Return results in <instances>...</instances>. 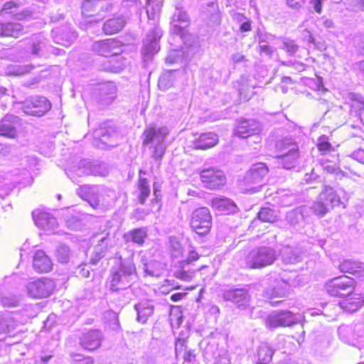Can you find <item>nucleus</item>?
I'll use <instances>...</instances> for the list:
<instances>
[{
	"label": "nucleus",
	"instance_id": "nucleus-1",
	"mask_svg": "<svg viewBox=\"0 0 364 364\" xmlns=\"http://www.w3.org/2000/svg\"><path fill=\"white\" fill-rule=\"evenodd\" d=\"M146 14L149 20L152 21L151 23L152 28L151 31L146 35L144 41V46L141 53L145 58H149L156 53L160 48L159 41L162 36V32L161 29L158 28L156 23L161 5L159 2H155L152 0H146Z\"/></svg>",
	"mask_w": 364,
	"mask_h": 364
},
{
	"label": "nucleus",
	"instance_id": "nucleus-2",
	"mask_svg": "<svg viewBox=\"0 0 364 364\" xmlns=\"http://www.w3.org/2000/svg\"><path fill=\"white\" fill-rule=\"evenodd\" d=\"M136 279V267L132 260H122L119 258V264L111 269L109 288L112 291H119L129 287Z\"/></svg>",
	"mask_w": 364,
	"mask_h": 364
},
{
	"label": "nucleus",
	"instance_id": "nucleus-3",
	"mask_svg": "<svg viewBox=\"0 0 364 364\" xmlns=\"http://www.w3.org/2000/svg\"><path fill=\"white\" fill-rule=\"evenodd\" d=\"M268 173L267 166L263 163L255 164L240 182V188L244 193H255L262 188L264 178Z\"/></svg>",
	"mask_w": 364,
	"mask_h": 364
},
{
	"label": "nucleus",
	"instance_id": "nucleus-4",
	"mask_svg": "<svg viewBox=\"0 0 364 364\" xmlns=\"http://www.w3.org/2000/svg\"><path fill=\"white\" fill-rule=\"evenodd\" d=\"M169 134V130L166 127L156 128L155 127H149L144 132L143 145L151 144L153 149L152 156L156 159L162 158L166 151L164 139Z\"/></svg>",
	"mask_w": 364,
	"mask_h": 364
},
{
	"label": "nucleus",
	"instance_id": "nucleus-5",
	"mask_svg": "<svg viewBox=\"0 0 364 364\" xmlns=\"http://www.w3.org/2000/svg\"><path fill=\"white\" fill-rule=\"evenodd\" d=\"M341 203L340 197L331 186H325L313 204L311 209L319 216H323L335 206Z\"/></svg>",
	"mask_w": 364,
	"mask_h": 364
},
{
	"label": "nucleus",
	"instance_id": "nucleus-6",
	"mask_svg": "<svg viewBox=\"0 0 364 364\" xmlns=\"http://www.w3.org/2000/svg\"><path fill=\"white\" fill-rule=\"evenodd\" d=\"M276 259V252L271 247H262L250 252L246 264L250 268H261L272 264Z\"/></svg>",
	"mask_w": 364,
	"mask_h": 364
},
{
	"label": "nucleus",
	"instance_id": "nucleus-7",
	"mask_svg": "<svg viewBox=\"0 0 364 364\" xmlns=\"http://www.w3.org/2000/svg\"><path fill=\"white\" fill-rule=\"evenodd\" d=\"M302 316L299 314H293L289 311H277L271 313L266 318V327L276 328L278 327L290 326L300 323Z\"/></svg>",
	"mask_w": 364,
	"mask_h": 364
},
{
	"label": "nucleus",
	"instance_id": "nucleus-8",
	"mask_svg": "<svg viewBox=\"0 0 364 364\" xmlns=\"http://www.w3.org/2000/svg\"><path fill=\"white\" fill-rule=\"evenodd\" d=\"M355 281L347 276H341L328 280L325 285L328 294L333 296H344L354 290Z\"/></svg>",
	"mask_w": 364,
	"mask_h": 364
},
{
	"label": "nucleus",
	"instance_id": "nucleus-9",
	"mask_svg": "<svg viewBox=\"0 0 364 364\" xmlns=\"http://www.w3.org/2000/svg\"><path fill=\"white\" fill-rule=\"evenodd\" d=\"M190 224L197 234L203 235L208 233L212 225V217L209 209L202 207L194 210Z\"/></svg>",
	"mask_w": 364,
	"mask_h": 364
},
{
	"label": "nucleus",
	"instance_id": "nucleus-10",
	"mask_svg": "<svg viewBox=\"0 0 364 364\" xmlns=\"http://www.w3.org/2000/svg\"><path fill=\"white\" fill-rule=\"evenodd\" d=\"M54 282L48 278L43 277L28 284L26 288L28 294L36 299L47 298L55 289Z\"/></svg>",
	"mask_w": 364,
	"mask_h": 364
},
{
	"label": "nucleus",
	"instance_id": "nucleus-11",
	"mask_svg": "<svg viewBox=\"0 0 364 364\" xmlns=\"http://www.w3.org/2000/svg\"><path fill=\"white\" fill-rule=\"evenodd\" d=\"M21 108L26 114L41 117L51 108V104L45 97L35 96L26 100Z\"/></svg>",
	"mask_w": 364,
	"mask_h": 364
},
{
	"label": "nucleus",
	"instance_id": "nucleus-12",
	"mask_svg": "<svg viewBox=\"0 0 364 364\" xmlns=\"http://www.w3.org/2000/svg\"><path fill=\"white\" fill-rule=\"evenodd\" d=\"M35 224L43 230L53 232L58 227L56 218L46 208H38L32 212Z\"/></svg>",
	"mask_w": 364,
	"mask_h": 364
},
{
	"label": "nucleus",
	"instance_id": "nucleus-13",
	"mask_svg": "<svg viewBox=\"0 0 364 364\" xmlns=\"http://www.w3.org/2000/svg\"><path fill=\"white\" fill-rule=\"evenodd\" d=\"M74 171L80 176L85 175L105 176L108 174V168L105 164L86 159L80 161L77 168Z\"/></svg>",
	"mask_w": 364,
	"mask_h": 364
},
{
	"label": "nucleus",
	"instance_id": "nucleus-14",
	"mask_svg": "<svg viewBox=\"0 0 364 364\" xmlns=\"http://www.w3.org/2000/svg\"><path fill=\"white\" fill-rule=\"evenodd\" d=\"M200 179L204 186L210 189H215L225 183L223 171L214 168H205L200 172Z\"/></svg>",
	"mask_w": 364,
	"mask_h": 364
},
{
	"label": "nucleus",
	"instance_id": "nucleus-15",
	"mask_svg": "<svg viewBox=\"0 0 364 364\" xmlns=\"http://www.w3.org/2000/svg\"><path fill=\"white\" fill-rule=\"evenodd\" d=\"M92 50L102 56L117 55L122 51V43L114 38L95 42Z\"/></svg>",
	"mask_w": 364,
	"mask_h": 364
},
{
	"label": "nucleus",
	"instance_id": "nucleus-16",
	"mask_svg": "<svg viewBox=\"0 0 364 364\" xmlns=\"http://www.w3.org/2000/svg\"><path fill=\"white\" fill-rule=\"evenodd\" d=\"M105 191V188L100 186L85 185L79 188L77 193L82 199L87 200L91 206L95 208L98 205Z\"/></svg>",
	"mask_w": 364,
	"mask_h": 364
},
{
	"label": "nucleus",
	"instance_id": "nucleus-17",
	"mask_svg": "<svg viewBox=\"0 0 364 364\" xmlns=\"http://www.w3.org/2000/svg\"><path fill=\"white\" fill-rule=\"evenodd\" d=\"M110 8L111 5L106 0H86L82 4V15L87 16L85 21L92 23L100 21L102 18H97L90 12L98 10L108 11Z\"/></svg>",
	"mask_w": 364,
	"mask_h": 364
},
{
	"label": "nucleus",
	"instance_id": "nucleus-18",
	"mask_svg": "<svg viewBox=\"0 0 364 364\" xmlns=\"http://www.w3.org/2000/svg\"><path fill=\"white\" fill-rule=\"evenodd\" d=\"M261 131L260 124L255 119H240L235 129L234 134L240 138H247L258 134Z\"/></svg>",
	"mask_w": 364,
	"mask_h": 364
},
{
	"label": "nucleus",
	"instance_id": "nucleus-19",
	"mask_svg": "<svg viewBox=\"0 0 364 364\" xmlns=\"http://www.w3.org/2000/svg\"><path fill=\"white\" fill-rule=\"evenodd\" d=\"M223 298L226 301L234 303L239 308H246L250 299L249 294L243 289L227 290L223 294Z\"/></svg>",
	"mask_w": 364,
	"mask_h": 364
},
{
	"label": "nucleus",
	"instance_id": "nucleus-20",
	"mask_svg": "<svg viewBox=\"0 0 364 364\" xmlns=\"http://www.w3.org/2000/svg\"><path fill=\"white\" fill-rule=\"evenodd\" d=\"M171 32L179 36L183 34V31L189 24V18L185 11L178 7L176 8L171 20Z\"/></svg>",
	"mask_w": 364,
	"mask_h": 364
},
{
	"label": "nucleus",
	"instance_id": "nucleus-21",
	"mask_svg": "<svg viewBox=\"0 0 364 364\" xmlns=\"http://www.w3.org/2000/svg\"><path fill=\"white\" fill-rule=\"evenodd\" d=\"M102 339V333L97 330H92L82 334L80 345L87 350H94L100 346Z\"/></svg>",
	"mask_w": 364,
	"mask_h": 364
},
{
	"label": "nucleus",
	"instance_id": "nucleus-22",
	"mask_svg": "<svg viewBox=\"0 0 364 364\" xmlns=\"http://www.w3.org/2000/svg\"><path fill=\"white\" fill-rule=\"evenodd\" d=\"M210 204L218 214H230L237 210V205L232 200L222 196L213 198Z\"/></svg>",
	"mask_w": 364,
	"mask_h": 364
},
{
	"label": "nucleus",
	"instance_id": "nucleus-23",
	"mask_svg": "<svg viewBox=\"0 0 364 364\" xmlns=\"http://www.w3.org/2000/svg\"><path fill=\"white\" fill-rule=\"evenodd\" d=\"M364 303V296L360 294L350 293L340 303V307L346 311L354 312L359 309Z\"/></svg>",
	"mask_w": 364,
	"mask_h": 364
},
{
	"label": "nucleus",
	"instance_id": "nucleus-24",
	"mask_svg": "<svg viewBox=\"0 0 364 364\" xmlns=\"http://www.w3.org/2000/svg\"><path fill=\"white\" fill-rule=\"evenodd\" d=\"M33 266L38 272H48L52 269L53 262L43 250H38L33 256Z\"/></svg>",
	"mask_w": 364,
	"mask_h": 364
},
{
	"label": "nucleus",
	"instance_id": "nucleus-25",
	"mask_svg": "<svg viewBox=\"0 0 364 364\" xmlns=\"http://www.w3.org/2000/svg\"><path fill=\"white\" fill-rule=\"evenodd\" d=\"M23 33V26L19 23L0 21V36L18 38Z\"/></svg>",
	"mask_w": 364,
	"mask_h": 364
},
{
	"label": "nucleus",
	"instance_id": "nucleus-26",
	"mask_svg": "<svg viewBox=\"0 0 364 364\" xmlns=\"http://www.w3.org/2000/svg\"><path fill=\"white\" fill-rule=\"evenodd\" d=\"M218 142V136L215 133H203L193 141V147L197 149H207L214 146Z\"/></svg>",
	"mask_w": 364,
	"mask_h": 364
},
{
	"label": "nucleus",
	"instance_id": "nucleus-27",
	"mask_svg": "<svg viewBox=\"0 0 364 364\" xmlns=\"http://www.w3.org/2000/svg\"><path fill=\"white\" fill-rule=\"evenodd\" d=\"M343 272L352 274L358 277H364V263L356 261L345 260L339 266Z\"/></svg>",
	"mask_w": 364,
	"mask_h": 364
},
{
	"label": "nucleus",
	"instance_id": "nucleus-28",
	"mask_svg": "<svg viewBox=\"0 0 364 364\" xmlns=\"http://www.w3.org/2000/svg\"><path fill=\"white\" fill-rule=\"evenodd\" d=\"M277 150L279 153L278 159L291 154L299 152L298 145L290 139H284L277 143Z\"/></svg>",
	"mask_w": 364,
	"mask_h": 364
},
{
	"label": "nucleus",
	"instance_id": "nucleus-29",
	"mask_svg": "<svg viewBox=\"0 0 364 364\" xmlns=\"http://www.w3.org/2000/svg\"><path fill=\"white\" fill-rule=\"evenodd\" d=\"M16 117L14 116H6L0 122V135L9 138H14L16 135V130L14 126Z\"/></svg>",
	"mask_w": 364,
	"mask_h": 364
},
{
	"label": "nucleus",
	"instance_id": "nucleus-30",
	"mask_svg": "<svg viewBox=\"0 0 364 364\" xmlns=\"http://www.w3.org/2000/svg\"><path fill=\"white\" fill-rule=\"evenodd\" d=\"M134 308L137 312V320L141 323H145L154 312V306L149 301L139 302Z\"/></svg>",
	"mask_w": 364,
	"mask_h": 364
},
{
	"label": "nucleus",
	"instance_id": "nucleus-31",
	"mask_svg": "<svg viewBox=\"0 0 364 364\" xmlns=\"http://www.w3.org/2000/svg\"><path fill=\"white\" fill-rule=\"evenodd\" d=\"M281 255L284 262L287 264H295L301 260V253L297 248L284 247L281 250Z\"/></svg>",
	"mask_w": 364,
	"mask_h": 364
},
{
	"label": "nucleus",
	"instance_id": "nucleus-32",
	"mask_svg": "<svg viewBox=\"0 0 364 364\" xmlns=\"http://www.w3.org/2000/svg\"><path fill=\"white\" fill-rule=\"evenodd\" d=\"M125 25L123 17L119 16L107 20L103 26V31L106 34L112 35L120 31Z\"/></svg>",
	"mask_w": 364,
	"mask_h": 364
},
{
	"label": "nucleus",
	"instance_id": "nucleus-33",
	"mask_svg": "<svg viewBox=\"0 0 364 364\" xmlns=\"http://www.w3.org/2000/svg\"><path fill=\"white\" fill-rule=\"evenodd\" d=\"M274 350L266 343H262L257 348V364H268L272 358Z\"/></svg>",
	"mask_w": 364,
	"mask_h": 364
},
{
	"label": "nucleus",
	"instance_id": "nucleus-34",
	"mask_svg": "<svg viewBox=\"0 0 364 364\" xmlns=\"http://www.w3.org/2000/svg\"><path fill=\"white\" fill-rule=\"evenodd\" d=\"M179 74L177 70H168L162 74L159 80V87L162 90H166L173 86L176 76Z\"/></svg>",
	"mask_w": 364,
	"mask_h": 364
},
{
	"label": "nucleus",
	"instance_id": "nucleus-35",
	"mask_svg": "<svg viewBox=\"0 0 364 364\" xmlns=\"http://www.w3.org/2000/svg\"><path fill=\"white\" fill-rule=\"evenodd\" d=\"M102 92V103L104 105L110 104L116 97L117 88L113 83L103 85L100 88Z\"/></svg>",
	"mask_w": 364,
	"mask_h": 364
},
{
	"label": "nucleus",
	"instance_id": "nucleus-36",
	"mask_svg": "<svg viewBox=\"0 0 364 364\" xmlns=\"http://www.w3.org/2000/svg\"><path fill=\"white\" fill-rule=\"evenodd\" d=\"M138 190L139 191L138 198L140 203L144 204L151 193V188L149 182L145 178L140 176L138 182Z\"/></svg>",
	"mask_w": 364,
	"mask_h": 364
},
{
	"label": "nucleus",
	"instance_id": "nucleus-37",
	"mask_svg": "<svg viewBox=\"0 0 364 364\" xmlns=\"http://www.w3.org/2000/svg\"><path fill=\"white\" fill-rule=\"evenodd\" d=\"M76 38L77 34L74 31H70L68 33H60L53 36L54 41L56 43L61 44L66 47L70 46Z\"/></svg>",
	"mask_w": 364,
	"mask_h": 364
},
{
	"label": "nucleus",
	"instance_id": "nucleus-38",
	"mask_svg": "<svg viewBox=\"0 0 364 364\" xmlns=\"http://www.w3.org/2000/svg\"><path fill=\"white\" fill-rule=\"evenodd\" d=\"M260 220L267 223H274L278 218L277 212L268 207L262 208L258 213Z\"/></svg>",
	"mask_w": 364,
	"mask_h": 364
},
{
	"label": "nucleus",
	"instance_id": "nucleus-39",
	"mask_svg": "<svg viewBox=\"0 0 364 364\" xmlns=\"http://www.w3.org/2000/svg\"><path fill=\"white\" fill-rule=\"evenodd\" d=\"M55 255L59 262L67 263L70 258V250L68 246L61 244L56 247Z\"/></svg>",
	"mask_w": 364,
	"mask_h": 364
},
{
	"label": "nucleus",
	"instance_id": "nucleus-40",
	"mask_svg": "<svg viewBox=\"0 0 364 364\" xmlns=\"http://www.w3.org/2000/svg\"><path fill=\"white\" fill-rule=\"evenodd\" d=\"M258 37L259 40L260 52L265 53L266 55H270L273 52V48L269 46L262 44V43L272 41L274 38V36L270 34L262 33V32H259Z\"/></svg>",
	"mask_w": 364,
	"mask_h": 364
},
{
	"label": "nucleus",
	"instance_id": "nucleus-41",
	"mask_svg": "<svg viewBox=\"0 0 364 364\" xmlns=\"http://www.w3.org/2000/svg\"><path fill=\"white\" fill-rule=\"evenodd\" d=\"M299 157V152L291 154L279 159V164L282 165L284 168L290 169L297 164Z\"/></svg>",
	"mask_w": 364,
	"mask_h": 364
},
{
	"label": "nucleus",
	"instance_id": "nucleus-42",
	"mask_svg": "<svg viewBox=\"0 0 364 364\" xmlns=\"http://www.w3.org/2000/svg\"><path fill=\"white\" fill-rule=\"evenodd\" d=\"M114 57L109 61L113 65L108 66L106 69L109 70L111 72L119 73L123 70L126 65V59L119 55H114Z\"/></svg>",
	"mask_w": 364,
	"mask_h": 364
},
{
	"label": "nucleus",
	"instance_id": "nucleus-43",
	"mask_svg": "<svg viewBox=\"0 0 364 364\" xmlns=\"http://www.w3.org/2000/svg\"><path fill=\"white\" fill-rule=\"evenodd\" d=\"M350 99L352 100L351 108L359 112L364 110V97L359 94L350 93Z\"/></svg>",
	"mask_w": 364,
	"mask_h": 364
},
{
	"label": "nucleus",
	"instance_id": "nucleus-44",
	"mask_svg": "<svg viewBox=\"0 0 364 364\" xmlns=\"http://www.w3.org/2000/svg\"><path fill=\"white\" fill-rule=\"evenodd\" d=\"M46 46V39L41 35L35 36L31 46V53L39 55L40 51Z\"/></svg>",
	"mask_w": 364,
	"mask_h": 364
},
{
	"label": "nucleus",
	"instance_id": "nucleus-45",
	"mask_svg": "<svg viewBox=\"0 0 364 364\" xmlns=\"http://www.w3.org/2000/svg\"><path fill=\"white\" fill-rule=\"evenodd\" d=\"M317 147L319 151L323 154L333 150L331 144L328 141V138L325 135H323L318 139Z\"/></svg>",
	"mask_w": 364,
	"mask_h": 364
},
{
	"label": "nucleus",
	"instance_id": "nucleus-46",
	"mask_svg": "<svg viewBox=\"0 0 364 364\" xmlns=\"http://www.w3.org/2000/svg\"><path fill=\"white\" fill-rule=\"evenodd\" d=\"M146 236V234L142 229L134 230L129 234V238H130L132 242L138 245L143 244Z\"/></svg>",
	"mask_w": 364,
	"mask_h": 364
},
{
	"label": "nucleus",
	"instance_id": "nucleus-47",
	"mask_svg": "<svg viewBox=\"0 0 364 364\" xmlns=\"http://www.w3.org/2000/svg\"><path fill=\"white\" fill-rule=\"evenodd\" d=\"M19 4L17 1H9L4 3L1 11L0 15L4 16L9 14H14L17 11Z\"/></svg>",
	"mask_w": 364,
	"mask_h": 364
},
{
	"label": "nucleus",
	"instance_id": "nucleus-48",
	"mask_svg": "<svg viewBox=\"0 0 364 364\" xmlns=\"http://www.w3.org/2000/svg\"><path fill=\"white\" fill-rule=\"evenodd\" d=\"M287 220L291 225H295L302 218L301 212L298 210H292L287 213Z\"/></svg>",
	"mask_w": 364,
	"mask_h": 364
},
{
	"label": "nucleus",
	"instance_id": "nucleus-49",
	"mask_svg": "<svg viewBox=\"0 0 364 364\" xmlns=\"http://www.w3.org/2000/svg\"><path fill=\"white\" fill-rule=\"evenodd\" d=\"M71 357L75 364H93L94 363L91 357H86L81 354L73 353Z\"/></svg>",
	"mask_w": 364,
	"mask_h": 364
},
{
	"label": "nucleus",
	"instance_id": "nucleus-50",
	"mask_svg": "<svg viewBox=\"0 0 364 364\" xmlns=\"http://www.w3.org/2000/svg\"><path fill=\"white\" fill-rule=\"evenodd\" d=\"M214 364H230V360L227 350H221L218 352Z\"/></svg>",
	"mask_w": 364,
	"mask_h": 364
},
{
	"label": "nucleus",
	"instance_id": "nucleus-51",
	"mask_svg": "<svg viewBox=\"0 0 364 364\" xmlns=\"http://www.w3.org/2000/svg\"><path fill=\"white\" fill-rule=\"evenodd\" d=\"M27 70L25 68L20 65H11L7 68L6 73L8 75H21L26 73Z\"/></svg>",
	"mask_w": 364,
	"mask_h": 364
},
{
	"label": "nucleus",
	"instance_id": "nucleus-52",
	"mask_svg": "<svg viewBox=\"0 0 364 364\" xmlns=\"http://www.w3.org/2000/svg\"><path fill=\"white\" fill-rule=\"evenodd\" d=\"M284 49L289 54L294 55L298 50L299 47L294 43V41L291 40H286L283 43Z\"/></svg>",
	"mask_w": 364,
	"mask_h": 364
},
{
	"label": "nucleus",
	"instance_id": "nucleus-53",
	"mask_svg": "<svg viewBox=\"0 0 364 364\" xmlns=\"http://www.w3.org/2000/svg\"><path fill=\"white\" fill-rule=\"evenodd\" d=\"M193 277V272L186 271H179L176 273V277L182 280L189 282Z\"/></svg>",
	"mask_w": 364,
	"mask_h": 364
},
{
	"label": "nucleus",
	"instance_id": "nucleus-54",
	"mask_svg": "<svg viewBox=\"0 0 364 364\" xmlns=\"http://www.w3.org/2000/svg\"><path fill=\"white\" fill-rule=\"evenodd\" d=\"M350 156L353 159L364 164V149H358L353 152Z\"/></svg>",
	"mask_w": 364,
	"mask_h": 364
},
{
	"label": "nucleus",
	"instance_id": "nucleus-55",
	"mask_svg": "<svg viewBox=\"0 0 364 364\" xmlns=\"http://www.w3.org/2000/svg\"><path fill=\"white\" fill-rule=\"evenodd\" d=\"M325 1L326 0H309V2L314 11L318 14H321L322 12V5Z\"/></svg>",
	"mask_w": 364,
	"mask_h": 364
},
{
	"label": "nucleus",
	"instance_id": "nucleus-56",
	"mask_svg": "<svg viewBox=\"0 0 364 364\" xmlns=\"http://www.w3.org/2000/svg\"><path fill=\"white\" fill-rule=\"evenodd\" d=\"M185 343H186V341L183 339L178 338L176 340V344H175V352H176V356H178V355L181 354L183 351L184 347H185Z\"/></svg>",
	"mask_w": 364,
	"mask_h": 364
},
{
	"label": "nucleus",
	"instance_id": "nucleus-57",
	"mask_svg": "<svg viewBox=\"0 0 364 364\" xmlns=\"http://www.w3.org/2000/svg\"><path fill=\"white\" fill-rule=\"evenodd\" d=\"M253 87L252 88V90H245V88H240L239 89V94L241 97V98H242L243 100H248L249 99H250L251 96L253 95Z\"/></svg>",
	"mask_w": 364,
	"mask_h": 364
},
{
	"label": "nucleus",
	"instance_id": "nucleus-58",
	"mask_svg": "<svg viewBox=\"0 0 364 364\" xmlns=\"http://www.w3.org/2000/svg\"><path fill=\"white\" fill-rule=\"evenodd\" d=\"M305 2V0H287L289 6L294 9L300 8Z\"/></svg>",
	"mask_w": 364,
	"mask_h": 364
},
{
	"label": "nucleus",
	"instance_id": "nucleus-59",
	"mask_svg": "<svg viewBox=\"0 0 364 364\" xmlns=\"http://www.w3.org/2000/svg\"><path fill=\"white\" fill-rule=\"evenodd\" d=\"M185 353L183 354V359L186 362H191L195 358V354L191 350L185 349Z\"/></svg>",
	"mask_w": 364,
	"mask_h": 364
},
{
	"label": "nucleus",
	"instance_id": "nucleus-60",
	"mask_svg": "<svg viewBox=\"0 0 364 364\" xmlns=\"http://www.w3.org/2000/svg\"><path fill=\"white\" fill-rule=\"evenodd\" d=\"M266 294L270 299L274 297H283L285 296V294L283 291H279L277 289H273L271 294L269 293V291H267Z\"/></svg>",
	"mask_w": 364,
	"mask_h": 364
},
{
	"label": "nucleus",
	"instance_id": "nucleus-61",
	"mask_svg": "<svg viewBox=\"0 0 364 364\" xmlns=\"http://www.w3.org/2000/svg\"><path fill=\"white\" fill-rule=\"evenodd\" d=\"M173 252H172V255L175 257H179L183 252L182 247H181V245L178 242L176 243L175 245H173Z\"/></svg>",
	"mask_w": 364,
	"mask_h": 364
},
{
	"label": "nucleus",
	"instance_id": "nucleus-62",
	"mask_svg": "<svg viewBox=\"0 0 364 364\" xmlns=\"http://www.w3.org/2000/svg\"><path fill=\"white\" fill-rule=\"evenodd\" d=\"M12 175L9 173H0V183H6V181H12Z\"/></svg>",
	"mask_w": 364,
	"mask_h": 364
},
{
	"label": "nucleus",
	"instance_id": "nucleus-63",
	"mask_svg": "<svg viewBox=\"0 0 364 364\" xmlns=\"http://www.w3.org/2000/svg\"><path fill=\"white\" fill-rule=\"evenodd\" d=\"M105 256V252L102 250L98 252L96 250L95 256L91 259L93 264H96L102 257Z\"/></svg>",
	"mask_w": 364,
	"mask_h": 364
},
{
	"label": "nucleus",
	"instance_id": "nucleus-64",
	"mask_svg": "<svg viewBox=\"0 0 364 364\" xmlns=\"http://www.w3.org/2000/svg\"><path fill=\"white\" fill-rule=\"evenodd\" d=\"M316 178L317 175L312 171L311 174H306L304 180L306 181V183H309L311 181L316 180Z\"/></svg>",
	"mask_w": 364,
	"mask_h": 364
}]
</instances>
